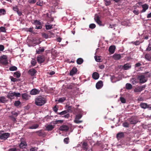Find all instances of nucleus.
<instances>
[{
  "label": "nucleus",
  "instance_id": "nucleus-2",
  "mask_svg": "<svg viewBox=\"0 0 151 151\" xmlns=\"http://www.w3.org/2000/svg\"><path fill=\"white\" fill-rule=\"evenodd\" d=\"M21 96V94L19 93L15 92L10 93V92L7 95V97L10 99H14L15 97H19Z\"/></svg>",
  "mask_w": 151,
  "mask_h": 151
},
{
  "label": "nucleus",
  "instance_id": "nucleus-14",
  "mask_svg": "<svg viewBox=\"0 0 151 151\" xmlns=\"http://www.w3.org/2000/svg\"><path fill=\"white\" fill-rule=\"evenodd\" d=\"M22 96L23 99L27 100L29 99L31 96L27 93H24L22 94Z\"/></svg>",
  "mask_w": 151,
  "mask_h": 151
},
{
  "label": "nucleus",
  "instance_id": "nucleus-6",
  "mask_svg": "<svg viewBox=\"0 0 151 151\" xmlns=\"http://www.w3.org/2000/svg\"><path fill=\"white\" fill-rule=\"evenodd\" d=\"M7 57L6 55H3L0 57V62L3 64L6 65L8 63L7 60Z\"/></svg>",
  "mask_w": 151,
  "mask_h": 151
},
{
  "label": "nucleus",
  "instance_id": "nucleus-13",
  "mask_svg": "<svg viewBox=\"0 0 151 151\" xmlns=\"http://www.w3.org/2000/svg\"><path fill=\"white\" fill-rule=\"evenodd\" d=\"M37 60L38 63H41L44 62L45 58L43 56L39 55L37 57Z\"/></svg>",
  "mask_w": 151,
  "mask_h": 151
},
{
  "label": "nucleus",
  "instance_id": "nucleus-44",
  "mask_svg": "<svg viewBox=\"0 0 151 151\" xmlns=\"http://www.w3.org/2000/svg\"><path fill=\"white\" fill-rule=\"evenodd\" d=\"M120 99L121 102L123 103H125L126 102V99L123 97H120Z\"/></svg>",
  "mask_w": 151,
  "mask_h": 151
},
{
  "label": "nucleus",
  "instance_id": "nucleus-26",
  "mask_svg": "<svg viewBox=\"0 0 151 151\" xmlns=\"http://www.w3.org/2000/svg\"><path fill=\"white\" fill-rule=\"evenodd\" d=\"M54 128V127L52 125H48L46 127V128L48 131H51Z\"/></svg>",
  "mask_w": 151,
  "mask_h": 151
},
{
  "label": "nucleus",
  "instance_id": "nucleus-3",
  "mask_svg": "<svg viewBox=\"0 0 151 151\" xmlns=\"http://www.w3.org/2000/svg\"><path fill=\"white\" fill-rule=\"evenodd\" d=\"M81 147L85 151H92V149H88L87 142L86 141H83L81 143Z\"/></svg>",
  "mask_w": 151,
  "mask_h": 151
},
{
  "label": "nucleus",
  "instance_id": "nucleus-45",
  "mask_svg": "<svg viewBox=\"0 0 151 151\" xmlns=\"http://www.w3.org/2000/svg\"><path fill=\"white\" fill-rule=\"evenodd\" d=\"M21 104V102L19 101H16L14 104L15 106H19Z\"/></svg>",
  "mask_w": 151,
  "mask_h": 151
},
{
  "label": "nucleus",
  "instance_id": "nucleus-1",
  "mask_svg": "<svg viewBox=\"0 0 151 151\" xmlns=\"http://www.w3.org/2000/svg\"><path fill=\"white\" fill-rule=\"evenodd\" d=\"M45 99L41 96H39L35 99V103L37 106H41L46 103Z\"/></svg>",
  "mask_w": 151,
  "mask_h": 151
},
{
  "label": "nucleus",
  "instance_id": "nucleus-49",
  "mask_svg": "<svg viewBox=\"0 0 151 151\" xmlns=\"http://www.w3.org/2000/svg\"><path fill=\"white\" fill-rule=\"evenodd\" d=\"M10 78L11 79V81L14 82H16L17 81V79L14 78L12 76H10Z\"/></svg>",
  "mask_w": 151,
  "mask_h": 151
},
{
  "label": "nucleus",
  "instance_id": "nucleus-52",
  "mask_svg": "<svg viewBox=\"0 0 151 151\" xmlns=\"http://www.w3.org/2000/svg\"><path fill=\"white\" fill-rule=\"evenodd\" d=\"M37 0H29V2L31 4H34L36 2Z\"/></svg>",
  "mask_w": 151,
  "mask_h": 151
},
{
  "label": "nucleus",
  "instance_id": "nucleus-28",
  "mask_svg": "<svg viewBox=\"0 0 151 151\" xmlns=\"http://www.w3.org/2000/svg\"><path fill=\"white\" fill-rule=\"evenodd\" d=\"M39 127V125L37 124H34L28 127L29 129H36L38 128Z\"/></svg>",
  "mask_w": 151,
  "mask_h": 151
},
{
  "label": "nucleus",
  "instance_id": "nucleus-4",
  "mask_svg": "<svg viewBox=\"0 0 151 151\" xmlns=\"http://www.w3.org/2000/svg\"><path fill=\"white\" fill-rule=\"evenodd\" d=\"M10 136V134L8 133H4V132L0 131V139L2 140H5Z\"/></svg>",
  "mask_w": 151,
  "mask_h": 151
},
{
  "label": "nucleus",
  "instance_id": "nucleus-46",
  "mask_svg": "<svg viewBox=\"0 0 151 151\" xmlns=\"http://www.w3.org/2000/svg\"><path fill=\"white\" fill-rule=\"evenodd\" d=\"M34 23L36 25H41V23L39 21L37 20L35 21Z\"/></svg>",
  "mask_w": 151,
  "mask_h": 151
},
{
  "label": "nucleus",
  "instance_id": "nucleus-9",
  "mask_svg": "<svg viewBox=\"0 0 151 151\" xmlns=\"http://www.w3.org/2000/svg\"><path fill=\"white\" fill-rule=\"evenodd\" d=\"M124 133L123 132H119L116 135V138L118 140L122 139L125 137Z\"/></svg>",
  "mask_w": 151,
  "mask_h": 151
},
{
  "label": "nucleus",
  "instance_id": "nucleus-8",
  "mask_svg": "<svg viewBox=\"0 0 151 151\" xmlns=\"http://www.w3.org/2000/svg\"><path fill=\"white\" fill-rule=\"evenodd\" d=\"M141 108L144 109H149L151 110V104H147L144 103H141L139 105Z\"/></svg>",
  "mask_w": 151,
  "mask_h": 151
},
{
  "label": "nucleus",
  "instance_id": "nucleus-31",
  "mask_svg": "<svg viewBox=\"0 0 151 151\" xmlns=\"http://www.w3.org/2000/svg\"><path fill=\"white\" fill-rule=\"evenodd\" d=\"M83 60L82 58H79L77 60V63L78 64H81L83 62Z\"/></svg>",
  "mask_w": 151,
  "mask_h": 151
},
{
  "label": "nucleus",
  "instance_id": "nucleus-27",
  "mask_svg": "<svg viewBox=\"0 0 151 151\" xmlns=\"http://www.w3.org/2000/svg\"><path fill=\"white\" fill-rule=\"evenodd\" d=\"M27 145L26 143L25 142H21L20 144L19 147L20 148H24Z\"/></svg>",
  "mask_w": 151,
  "mask_h": 151
},
{
  "label": "nucleus",
  "instance_id": "nucleus-16",
  "mask_svg": "<svg viewBox=\"0 0 151 151\" xmlns=\"http://www.w3.org/2000/svg\"><path fill=\"white\" fill-rule=\"evenodd\" d=\"M36 73L37 71L33 68L30 69L29 71V74L32 76H35Z\"/></svg>",
  "mask_w": 151,
  "mask_h": 151
},
{
  "label": "nucleus",
  "instance_id": "nucleus-62",
  "mask_svg": "<svg viewBox=\"0 0 151 151\" xmlns=\"http://www.w3.org/2000/svg\"><path fill=\"white\" fill-rule=\"evenodd\" d=\"M4 46L2 45H0V51H2L4 49Z\"/></svg>",
  "mask_w": 151,
  "mask_h": 151
},
{
  "label": "nucleus",
  "instance_id": "nucleus-18",
  "mask_svg": "<svg viewBox=\"0 0 151 151\" xmlns=\"http://www.w3.org/2000/svg\"><path fill=\"white\" fill-rule=\"evenodd\" d=\"M77 71V68L75 67H73L70 72V75L71 76H73L76 73Z\"/></svg>",
  "mask_w": 151,
  "mask_h": 151
},
{
  "label": "nucleus",
  "instance_id": "nucleus-63",
  "mask_svg": "<svg viewBox=\"0 0 151 151\" xmlns=\"http://www.w3.org/2000/svg\"><path fill=\"white\" fill-rule=\"evenodd\" d=\"M133 43H134L135 45H138L139 44V42L138 41H137L135 42H132Z\"/></svg>",
  "mask_w": 151,
  "mask_h": 151
},
{
  "label": "nucleus",
  "instance_id": "nucleus-54",
  "mask_svg": "<svg viewBox=\"0 0 151 151\" xmlns=\"http://www.w3.org/2000/svg\"><path fill=\"white\" fill-rule=\"evenodd\" d=\"M6 12L5 10L4 9H0V13L4 14Z\"/></svg>",
  "mask_w": 151,
  "mask_h": 151
},
{
  "label": "nucleus",
  "instance_id": "nucleus-24",
  "mask_svg": "<svg viewBox=\"0 0 151 151\" xmlns=\"http://www.w3.org/2000/svg\"><path fill=\"white\" fill-rule=\"evenodd\" d=\"M99 75L97 72H94L92 74V78L95 80L99 78Z\"/></svg>",
  "mask_w": 151,
  "mask_h": 151
},
{
  "label": "nucleus",
  "instance_id": "nucleus-47",
  "mask_svg": "<svg viewBox=\"0 0 151 151\" xmlns=\"http://www.w3.org/2000/svg\"><path fill=\"white\" fill-rule=\"evenodd\" d=\"M36 132L37 133V135L39 136H42L43 135V133L42 132V131L41 130L37 131Z\"/></svg>",
  "mask_w": 151,
  "mask_h": 151
},
{
  "label": "nucleus",
  "instance_id": "nucleus-23",
  "mask_svg": "<svg viewBox=\"0 0 151 151\" xmlns=\"http://www.w3.org/2000/svg\"><path fill=\"white\" fill-rule=\"evenodd\" d=\"M95 20L96 23L99 25L101 26L102 25V22L100 19V18L99 16H96L95 18Z\"/></svg>",
  "mask_w": 151,
  "mask_h": 151
},
{
  "label": "nucleus",
  "instance_id": "nucleus-57",
  "mask_svg": "<svg viewBox=\"0 0 151 151\" xmlns=\"http://www.w3.org/2000/svg\"><path fill=\"white\" fill-rule=\"evenodd\" d=\"M133 12L136 15H138L139 13V11L138 10H134Z\"/></svg>",
  "mask_w": 151,
  "mask_h": 151
},
{
  "label": "nucleus",
  "instance_id": "nucleus-38",
  "mask_svg": "<svg viewBox=\"0 0 151 151\" xmlns=\"http://www.w3.org/2000/svg\"><path fill=\"white\" fill-rule=\"evenodd\" d=\"M65 97H62L60 98L58 101L59 102H60L62 103L64 101H65ZM56 101H57V100H56Z\"/></svg>",
  "mask_w": 151,
  "mask_h": 151
},
{
  "label": "nucleus",
  "instance_id": "nucleus-25",
  "mask_svg": "<svg viewBox=\"0 0 151 151\" xmlns=\"http://www.w3.org/2000/svg\"><path fill=\"white\" fill-rule=\"evenodd\" d=\"M63 121V120H56L55 121H52L51 123L55 124H58L62 123Z\"/></svg>",
  "mask_w": 151,
  "mask_h": 151
},
{
  "label": "nucleus",
  "instance_id": "nucleus-29",
  "mask_svg": "<svg viewBox=\"0 0 151 151\" xmlns=\"http://www.w3.org/2000/svg\"><path fill=\"white\" fill-rule=\"evenodd\" d=\"M7 101L6 98L4 96H1L0 97V101L2 103H5Z\"/></svg>",
  "mask_w": 151,
  "mask_h": 151
},
{
  "label": "nucleus",
  "instance_id": "nucleus-61",
  "mask_svg": "<svg viewBox=\"0 0 151 151\" xmlns=\"http://www.w3.org/2000/svg\"><path fill=\"white\" fill-rule=\"evenodd\" d=\"M42 26L41 25H36V27H35V29H41L42 28Z\"/></svg>",
  "mask_w": 151,
  "mask_h": 151
},
{
  "label": "nucleus",
  "instance_id": "nucleus-30",
  "mask_svg": "<svg viewBox=\"0 0 151 151\" xmlns=\"http://www.w3.org/2000/svg\"><path fill=\"white\" fill-rule=\"evenodd\" d=\"M126 87L127 89L129 90L131 89L132 88V86L131 84L127 83L126 84Z\"/></svg>",
  "mask_w": 151,
  "mask_h": 151
},
{
  "label": "nucleus",
  "instance_id": "nucleus-33",
  "mask_svg": "<svg viewBox=\"0 0 151 151\" xmlns=\"http://www.w3.org/2000/svg\"><path fill=\"white\" fill-rule=\"evenodd\" d=\"M44 49L43 48H41L40 47L38 50H36V52L37 53L39 54L44 52Z\"/></svg>",
  "mask_w": 151,
  "mask_h": 151
},
{
  "label": "nucleus",
  "instance_id": "nucleus-37",
  "mask_svg": "<svg viewBox=\"0 0 151 151\" xmlns=\"http://www.w3.org/2000/svg\"><path fill=\"white\" fill-rule=\"evenodd\" d=\"M37 63V62L35 59H32L31 61V64L33 66L35 65Z\"/></svg>",
  "mask_w": 151,
  "mask_h": 151
},
{
  "label": "nucleus",
  "instance_id": "nucleus-59",
  "mask_svg": "<svg viewBox=\"0 0 151 151\" xmlns=\"http://www.w3.org/2000/svg\"><path fill=\"white\" fill-rule=\"evenodd\" d=\"M13 9L14 11H16L17 12L18 11L17 7L16 6L13 7Z\"/></svg>",
  "mask_w": 151,
  "mask_h": 151
},
{
  "label": "nucleus",
  "instance_id": "nucleus-55",
  "mask_svg": "<svg viewBox=\"0 0 151 151\" xmlns=\"http://www.w3.org/2000/svg\"><path fill=\"white\" fill-rule=\"evenodd\" d=\"M42 36L44 38L46 39H47L48 37V35L45 33H43L42 34Z\"/></svg>",
  "mask_w": 151,
  "mask_h": 151
},
{
  "label": "nucleus",
  "instance_id": "nucleus-56",
  "mask_svg": "<svg viewBox=\"0 0 151 151\" xmlns=\"http://www.w3.org/2000/svg\"><path fill=\"white\" fill-rule=\"evenodd\" d=\"M145 57L146 59L149 60H150L151 58V57L150 56V55L148 54H146Z\"/></svg>",
  "mask_w": 151,
  "mask_h": 151
},
{
  "label": "nucleus",
  "instance_id": "nucleus-11",
  "mask_svg": "<svg viewBox=\"0 0 151 151\" xmlns=\"http://www.w3.org/2000/svg\"><path fill=\"white\" fill-rule=\"evenodd\" d=\"M146 87L145 85L138 87L134 89V91L136 92H139L142 91Z\"/></svg>",
  "mask_w": 151,
  "mask_h": 151
},
{
  "label": "nucleus",
  "instance_id": "nucleus-15",
  "mask_svg": "<svg viewBox=\"0 0 151 151\" xmlns=\"http://www.w3.org/2000/svg\"><path fill=\"white\" fill-rule=\"evenodd\" d=\"M103 86V82L100 81H98L96 84V87L97 89H99L101 88Z\"/></svg>",
  "mask_w": 151,
  "mask_h": 151
},
{
  "label": "nucleus",
  "instance_id": "nucleus-22",
  "mask_svg": "<svg viewBox=\"0 0 151 151\" xmlns=\"http://www.w3.org/2000/svg\"><path fill=\"white\" fill-rule=\"evenodd\" d=\"M74 108L72 106H69L68 107L67 105V112H72L74 110Z\"/></svg>",
  "mask_w": 151,
  "mask_h": 151
},
{
  "label": "nucleus",
  "instance_id": "nucleus-48",
  "mask_svg": "<svg viewBox=\"0 0 151 151\" xmlns=\"http://www.w3.org/2000/svg\"><path fill=\"white\" fill-rule=\"evenodd\" d=\"M95 60L97 62H100L101 59L99 57L95 56Z\"/></svg>",
  "mask_w": 151,
  "mask_h": 151
},
{
  "label": "nucleus",
  "instance_id": "nucleus-58",
  "mask_svg": "<svg viewBox=\"0 0 151 151\" xmlns=\"http://www.w3.org/2000/svg\"><path fill=\"white\" fill-rule=\"evenodd\" d=\"M33 27L29 28L27 29V31L32 32H33Z\"/></svg>",
  "mask_w": 151,
  "mask_h": 151
},
{
  "label": "nucleus",
  "instance_id": "nucleus-5",
  "mask_svg": "<svg viewBox=\"0 0 151 151\" xmlns=\"http://www.w3.org/2000/svg\"><path fill=\"white\" fill-rule=\"evenodd\" d=\"M137 79L141 83H144L147 81V78L145 77V75L143 74H140L138 75Z\"/></svg>",
  "mask_w": 151,
  "mask_h": 151
},
{
  "label": "nucleus",
  "instance_id": "nucleus-50",
  "mask_svg": "<svg viewBox=\"0 0 151 151\" xmlns=\"http://www.w3.org/2000/svg\"><path fill=\"white\" fill-rule=\"evenodd\" d=\"M146 50L148 51L151 50V43H150L149 44L148 47L147 48Z\"/></svg>",
  "mask_w": 151,
  "mask_h": 151
},
{
  "label": "nucleus",
  "instance_id": "nucleus-7",
  "mask_svg": "<svg viewBox=\"0 0 151 151\" xmlns=\"http://www.w3.org/2000/svg\"><path fill=\"white\" fill-rule=\"evenodd\" d=\"M128 121L131 124H135L138 122V120L137 118L134 116H132L128 119Z\"/></svg>",
  "mask_w": 151,
  "mask_h": 151
},
{
  "label": "nucleus",
  "instance_id": "nucleus-60",
  "mask_svg": "<svg viewBox=\"0 0 151 151\" xmlns=\"http://www.w3.org/2000/svg\"><path fill=\"white\" fill-rule=\"evenodd\" d=\"M11 113L13 115H15L16 116H18L19 114V113L14 111H12Z\"/></svg>",
  "mask_w": 151,
  "mask_h": 151
},
{
  "label": "nucleus",
  "instance_id": "nucleus-51",
  "mask_svg": "<svg viewBox=\"0 0 151 151\" xmlns=\"http://www.w3.org/2000/svg\"><path fill=\"white\" fill-rule=\"evenodd\" d=\"M102 144V142L101 141H97L94 145H95L99 146Z\"/></svg>",
  "mask_w": 151,
  "mask_h": 151
},
{
  "label": "nucleus",
  "instance_id": "nucleus-12",
  "mask_svg": "<svg viewBox=\"0 0 151 151\" xmlns=\"http://www.w3.org/2000/svg\"><path fill=\"white\" fill-rule=\"evenodd\" d=\"M40 92V91L36 88L32 89L30 91V94L32 95H35L38 94Z\"/></svg>",
  "mask_w": 151,
  "mask_h": 151
},
{
  "label": "nucleus",
  "instance_id": "nucleus-10",
  "mask_svg": "<svg viewBox=\"0 0 151 151\" xmlns=\"http://www.w3.org/2000/svg\"><path fill=\"white\" fill-rule=\"evenodd\" d=\"M82 117V115L81 114H78L76 116L74 122L77 124H79L82 122V121L79 120Z\"/></svg>",
  "mask_w": 151,
  "mask_h": 151
},
{
  "label": "nucleus",
  "instance_id": "nucleus-53",
  "mask_svg": "<svg viewBox=\"0 0 151 151\" xmlns=\"http://www.w3.org/2000/svg\"><path fill=\"white\" fill-rule=\"evenodd\" d=\"M37 148L36 147H32L30 149V151H37Z\"/></svg>",
  "mask_w": 151,
  "mask_h": 151
},
{
  "label": "nucleus",
  "instance_id": "nucleus-42",
  "mask_svg": "<svg viewBox=\"0 0 151 151\" xmlns=\"http://www.w3.org/2000/svg\"><path fill=\"white\" fill-rule=\"evenodd\" d=\"M36 4L37 5L42 6L43 4V2L42 1L40 0L37 2Z\"/></svg>",
  "mask_w": 151,
  "mask_h": 151
},
{
  "label": "nucleus",
  "instance_id": "nucleus-43",
  "mask_svg": "<svg viewBox=\"0 0 151 151\" xmlns=\"http://www.w3.org/2000/svg\"><path fill=\"white\" fill-rule=\"evenodd\" d=\"M0 31L1 32H6V29L5 27H0Z\"/></svg>",
  "mask_w": 151,
  "mask_h": 151
},
{
  "label": "nucleus",
  "instance_id": "nucleus-34",
  "mask_svg": "<svg viewBox=\"0 0 151 151\" xmlns=\"http://www.w3.org/2000/svg\"><path fill=\"white\" fill-rule=\"evenodd\" d=\"M74 86V84L71 83L67 85V88L68 89H72Z\"/></svg>",
  "mask_w": 151,
  "mask_h": 151
},
{
  "label": "nucleus",
  "instance_id": "nucleus-20",
  "mask_svg": "<svg viewBox=\"0 0 151 151\" xmlns=\"http://www.w3.org/2000/svg\"><path fill=\"white\" fill-rule=\"evenodd\" d=\"M142 6L143 9L141 11V12H145L148 8V6L146 4L142 5Z\"/></svg>",
  "mask_w": 151,
  "mask_h": 151
},
{
  "label": "nucleus",
  "instance_id": "nucleus-19",
  "mask_svg": "<svg viewBox=\"0 0 151 151\" xmlns=\"http://www.w3.org/2000/svg\"><path fill=\"white\" fill-rule=\"evenodd\" d=\"M115 46L114 45L111 46L109 48V51L111 54L114 53L115 50Z\"/></svg>",
  "mask_w": 151,
  "mask_h": 151
},
{
  "label": "nucleus",
  "instance_id": "nucleus-21",
  "mask_svg": "<svg viewBox=\"0 0 151 151\" xmlns=\"http://www.w3.org/2000/svg\"><path fill=\"white\" fill-rule=\"evenodd\" d=\"M113 58L116 60H119L121 58L120 54H115L113 56Z\"/></svg>",
  "mask_w": 151,
  "mask_h": 151
},
{
  "label": "nucleus",
  "instance_id": "nucleus-41",
  "mask_svg": "<svg viewBox=\"0 0 151 151\" xmlns=\"http://www.w3.org/2000/svg\"><path fill=\"white\" fill-rule=\"evenodd\" d=\"M96 27V25L94 24H91L89 25V28L91 29H93L95 28Z\"/></svg>",
  "mask_w": 151,
  "mask_h": 151
},
{
  "label": "nucleus",
  "instance_id": "nucleus-35",
  "mask_svg": "<svg viewBox=\"0 0 151 151\" xmlns=\"http://www.w3.org/2000/svg\"><path fill=\"white\" fill-rule=\"evenodd\" d=\"M21 74L19 72H17L14 73V76L17 78H19Z\"/></svg>",
  "mask_w": 151,
  "mask_h": 151
},
{
  "label": "nucleus",
  "instance_id": "nucleus-32",
  "mask_svg": "<svg viewBox=\"0 0 151 151\" xmlns=\"http://www.w3.org/2000/svg\"><path fill=\"white\" fill-rule=\"evenodd\" d=\"M59 129L62 131H65L66 130V126L65 125H63L59 128Z\"/></svg>",
  "mask_w": 151,
  "mask_h": 151
},
{
  "label": "nucleus",
  "instance_id": "nucleus-40",
  "mask_svg": "<svg viewBox=\"0 0 151 151\" xmlns=\"http://www.w3.org/2000/svg\"><path fill=\"white\" fill-rule=\"evenodd\" d=\"M123 126L125 127H129V124L127 122H125L123 123Z\"/></svg>",
  "mask_w": 151,
  "mask_h": 151
},
{
  "label": "nucleus",
  "instance_id": "nucleus-17",
  "mask_svg": "<svg viewBox=\"0 0 151 151\" xmlns=\"http://www.w3.org/2000/svg\"><path fill=\"white\" fill-rule=\"evenodd\" d=\"M131 67V65L129 63H127L124 64L122 66V68L124 70H126L130 68Z\"/></svg>",
  "mask_w": 151,
  "mask_h": 151
},
{
  "label": "nucleus",
  "instance_id": "nucleus-36",
  "mask_svg": "<svg viewBox=\"0 0 151 151\" xmlns=\"http://www.w3.org/2000/svg\"><path fill=\"white\" fill-rule=\"evenodd\" d=\"M52 25L51 24H46L45 27L48 30L52 29Z\"/></svg>",
  "mask_w": 151,
  "mask_h": 151
},
{
  "label": "nucleus",
  "instance_id": "nucleus-39",
  "mask_svg": "<svg viewBox=\"0 0 151 151\" xmlns=\"http://www.w3.org/2000/svg\"><path fill=\"white\" fill-rule=\"evenodd\" d=\"M10 71H13L16 70L17 69V68L15 66L11 67L9 69Z\"/></svg>",
  "mask_w": 151,
  "mask_h": 151
},
{
  "label": "nucleus",
  "instance_id": "nucleus-64",
  "mask_svg": "<svg viewBox=\"0 0 151 151\" xmlns=\"http://www.w3.org/2000/svg\"><path fill=\"white\" fill-rule=\"evenodd\" d=\"M110 2L109 1H106L105 4L106 6H109L110 5Z\"/></svg>",
  "mask_w": 151,
  "mask_h": 151
}]
</instances>
